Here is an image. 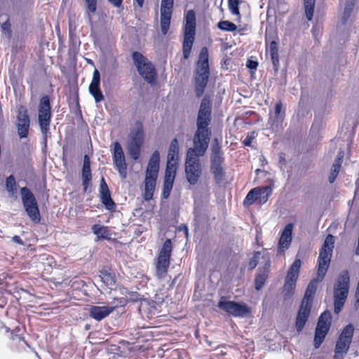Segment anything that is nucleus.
Returning a JSON list of instances; mask_svg holds the SVG:
<instances>
[{
    "label": "nucleus",
    "instance_id": "a18cd8bd",
    "mask_svg": "<svg viewBox=\"0 0 359 359\" xmlns=\"http://www.w3.org/2000/svg\"><path fill=\"white\" fill-rule=\"evenodd\" d=\"M261 257V253L259 252H257L254 254L253 257L251 259V260L249 262V266L251 269H253L256 267L257 265L259 260Z\"/></svg>",
    "mask_w": 359,
    "mask_h": 359
},
{
    "label": "nucleus",
    "instance_id": "39448f33",
    "mask_svg": "<svg viewBox=\"0 0 359 359\" xmlns=\"http://www.w3.org/2000/svg\"><path fill=\"white\" fill-rule=\"evenodd\" d=\"M184 37L183 42V56L188 59L194 41L196 32V15L193 10H189L185 17Z\"/></svg>",
    "mask_w": 359,
    "mask_h": 359
},
{
    "label": "nucleus",
    "instance_id": "f257e3e1",
    "mask_svg": "<svg viewBox=\"0 0 359 359\" xmlns=\"http://www.w3.org/2000/svg\"><path fill=\"white\" fill-rule=\"evenodd\" d=\"M334 244V236L328 235L320 251L317 278L312 280L308 285L302 301L303 303L312 305L313 298L317 290V284L323 280L329 267Z\"/></svg>",
    "mask_w": 359,
    "mask_h": 359
},
{
    "label": "nucleus",
    "instance_id": "052dcab7",
    "mask_svg": "<svg viewBox=\"0 0 359 359\" xmlns=\"http://www.w3.org/2000/svg\"><path fill=\"white\" fill-rule=\"evenodd\" d=\"M18 338L19 339V340H22L25 344H27L26 341H25L24 339L22 338L21 337H18Z\"/></svg>",
    "mask_w": 359,
    "mask_h": 359
},
{
    "label": "nucleus",
    "instance_id": "4d7b16f0",
    "mask_svg": "<svg viewBox=\"0 0 359 359\" xmlns=\"http://www.w3.org/2000/svg\"><path fill=\"white\" fill-rule=\"evenodd\" d=\"M173 183L164 181L163 188L165 189H172Z\"/></svg>",
    "mask_w": 359,
    "mask_h": 359
},
{
    "label": "nucleus",
    "instance_id": "603ef678",
    "mask_svg": "<svg viewBox=\"0 0 359 359\" xmlns=\"http://www.w3.org/2000/svg\"><path fill=\"white\" fill-rule=\"evenodd\" d=\"M12 241L15 243H18L19 245H24V243L22 241V240L20 238V236H15L12 238Z\"/></svg>",
    "mask_w": 359,
    "mask_h": 359
},
{
    "label": "nucleus",
    "instance_id": "f704fd0d",
    "mask_svg": "<svg viewBox=\"0 0 359 359\" xmlns=\"http://www.w3.org/2000/svg\"><path fill=\"white\" fill-rule=\"evenodd\" d=\"M100 278L103 283H104L106 286L109 287V288L112 289V287L115 285V278L111 273H109L105 271H100Z\"/></svg>",
    "mask_w": 359,
    "mask_h": 359
},
{
    "label": "nucleus",
    "instance_id": "c9c22d12",
    "mask_svg": "<svg viewBox=\"0 0 359 359\" xmlns=\"http://www.w3.org/2000/svg\"><path fill=\"white\" fill-rule=\"evenodd\" d=\"M142 144L135 143L133 142H128V149L130 153V156L134 159L137 160L138 159L140 154V149H141Z\"/></svg>",
    "mask_w": 359,
    "mask_h": 359
},
{
    "label": "nucleus",
    "instance_id": "bb28decb",
    "mask_svg": "<svg viewBox=\"0 0 359 359\" xmlns=\"http://www.w3.org/2000/svg\"><path fill=\"white\" fill-rule=\"evenodd\" d=\"M224 160L210 161V170L217 184L224 180V170L222 166Z\"/></svg>",
    "mask_w": 359,
    "mask_h": 359
},
{
    "label": "nucleus",
    "instance_id": "680f3d73",
    "mask_svg": "<svg viewBox=\"0 0 359 359\" xmlns=\"http://www.w3.org/2000/svg\"><path fill=\"white\" fill-rule=\"evenodd\" d=\"M185 233H186V235L187 236L188 235V229H187V228L185 229Z\"/></svg>",
    "mask_w": 359,
    "mask_h": 359
},
{
    "label": "nucleus",
    "instance_id": "9d476101",
    "mask_svg": "<svg viewBox=\"0 0 359 359\" xmlns=\"http://www.w3.org/2000/svg\"><path fill=\"white\" fill-rule=\"evenodd\" d=\"M193 151L187 152L185 161V175L189 184H196L201 175V165L199 156L192 155Z\"/></svg>",
    "mask_w": 359,
    "mask_h": 359
},
{
    "label": "nucleus",
    "instance_id": "cd10ccee",
    "mask_svg": "<svg viewBox=\"0 0 359 359\" xmlns=\"http://www.w3.org/2000/svg\"><path fill=\"white\" fill-rule=\"evenodd\" d=\"M144 140V133L142 126L137 124L135 129H134L130 134V142L142 144Z\"/></svg>",
    "mask_w": 359,
    "mask_h": 359
},
{
    "label": "nucleus",
    "instance_id": "f8f14e48",
    "mask_svg": "<svg viewBox=\"0 0 359 359\" xmlns=\"http://www.w3.org/2000/svg\"><path fill=\"white\" fill-rule=\"evenodd\" d=\"M211 132L210 130H196L194 135V148H189L187 152L193 151L192 155L202 156L209 145Z\"/></svg>",
    "mask_w": 359,
    "mask_h": 359
},
{
    "label": "nucleus",
    "instance_id": "e433bc0d",
    "mask_svg": "<svg viewBox=\"0 0 359 359\" xmlns=\"http://www.w3.org/2000/svg\"><path fill=\"white\" fill-rule=\"evenodd\" d=\"M355 0H346L344 11V15L342 17L343 24H345L347 22L348 19L350 18L355 6Z\"/></svg>",
    "mask_w": 359,
    "mask_h": 359
},
{
    "label": "nucleus",
    "instance_id": "2eb2a0df",
    "mask_svg": "<svg viewBox=\"0 0 359 359\" xmlns=\"http://www.w3.org/2000/svg\"><path fill=\"white\" fill-rule=\"evenodd\" d=\"M211 121V102L208 97L203 98L197 118V130H210L208 126Z\"/></svg>",
    "mask_w": 359,
    "mask_h": 359
},
{
    "label": "nucleus",
    "instance_id": "de8ad7c7",
    "mask_svg": "<svg viewBox=\"0 0 359 359\" xmlns=\"http://www.w3.org/2000/svg\"><path fill=\"white\" fill-rule=\"evenodd\" d=\"M100 76L97 69L93 72V79L90 83L100 84Z\"/></svg>",
    "mask_w": 359,
    "mask_h": 359
},
{
    "label": "nucleus",
    "instance_id": "b1692460",
    "mask_svg": "<svg viewBox=\"0 0 359 359\" xmlns=\"http://www.w3.org/2000/svg\"><path fill=\"white\" fill-rule=\"evenodd\" d=\"M262 259L264 260V267L262 270L259 271L255 280V289L257 290L262 289L266 282L269 271L270 261L268 256H262Z\"/></svg>",
    "mask_w": 359,
    "mask_h": 359
},
{
    "label": "nucleus",
    "instance_id": "864d4df0",
    "mask_svg": "<svg viewBox=\"0 0 359 359\" xmlns=\"http://www.w3.org/2000/svg\"><path fill=\"white\" fill-rule=\"evenodd\" d=\"M171 190V189L163 188L162 195L164 198H168L169 197Z\"/></svg>",
    "mask_w": 359,
    "mask_h": 359
},
{
    "label": "nucleus",
    "instance_id": "3c124183",
    "mask_svg": "<svg viewBox=\"0 0 359 359\" xmlns=\"http://www.w3.org/2000/svg\"><path fill=\"white\" fill-rule=\"evenodd\" d=\"M282 109H283V106H282V104L281 102H278L276 104V107H275V111H274V114L273 115H284L283 113H282Z\"/></svg>",
    "mask_w": 359,
    "mask_h": 359
},
{
    "label": "nucleus",
    "instance_id": "aec40b11",
    "mask_svg": "<svg viewBox=\"0 0 359 359\" xmlns=\"http://www.w3.org/2000/svg\"><path fill=\"white\" fill-rule=\"evenodd\" d=\"M100 201L108 210L112 211L116 208V204L111 197L110 191L104 177H102L99 188Z\"/></svg>",
    "mask_w": 359,
    "mask_h": 359
},
{
    "label": "nucleus",
    "instance_id": "79ce46f5",
    "mask_svg": "<svg viewBox=\"0 0 359 359\" xmlns=\"http://www.w3.org/2000/svg\"><path fill=\"white\" fill-rule=\"evenodd\" d=\"M92 230L93 232L99 238H106L108 232L107 227L99 224H94L92 226Z\"/></svg>",
    "mask_w": 359,
    "mask_h": 359
},
{
    "label": "nucleus",
    "instance_id": "9b49d317",
    "mask_svg": "<svg viewBox=\"0 0 359 359\" xmlns=\"http://www.w3.org/2000/svg\"><path fill=\"white\" fill-rule=\"evenodd\" d=\"M354 333V327L352 324L347 325L341 331L335 346V355L337 358L343 356L348 352L350 344L352 341Z\"/></svg>",
    "mask_w": 359,
    "mask_h": 359
},
{
    "label": "nucleus",
    "instance_id": "5fc2aeb1",
    "mask_svg": "<svg viewBox=\"0 0 359 359\" xmlns=\"http://www.w3.org/2000/svg\"><path fill=\"white\" fill-rule=\"evenodd\" d=\"M111 4H112L116 7H120L122 4L123 0H108Z\"/></svg>",
    "mask_w": 359,
    "mask_h": 359
},
{
    "label": "nucleus",
    "instance_id": "412c9836",
    "mask_svg": "<svg viewBox=\"0 0 359 359\" xmlns=\"http://www.w3.org/2000/svg\"><path fill=\"white\" fill-rule=\"evenodd\" d=\"M311 304H304L302 302L296 319V328L298 332L302 331L304 327L311 312Z\"/></svg>",
    "mask_w": 359,
    "mask_h": 359
},
{
    "label": "nucleus",
    "instance_id": "72a5a7b5",
    "mask_svg": "<svg viewBox=\"0 0 359 359\" xmlns=\"http://www.w3.org/2000/svg\"><path fill=\"white\" fill-rule=\"evenodd\" d=\"M316 0H304V8L306 18L311 20L313 16Z\"/></svg>",
    "mask_w": 359,
    "mask_h": 359
},
{
    "label": "nucleus",
    "instance_id": "4468645a",
    "mask_svg": "<svg viewBox=\"0 0 359 359\" xmlns=\"http://www.w3.org/2000/svg\"><path fill=\"white\" fill-rule=\"evenodd\" d=\"M331 324V313L324 311L320 316L318 325L316 329L314 346L318 348L323 341Z\"/></svg>",
    "mask_w": 359,
    "mask_h": 359
},
{
    "label": "nucleus",
    "instance_id": "6ab92c4d",
    "mask_svg": "<svg viewBox=\"0 0 359 359\" xmlns=\"http://www.w3.org/2000/svg\"><path fill=\"white\" fill-rule=\"evenodd\" d=\"M30 119L27 110L23 106H20L18 114V133L20 138L26 137L28 135Z\"/></svg>",
    "mask_w": 359,
    "mask_h": 359
},
{
    "label": "nucleus",
    "instance_id": "a19ab883",
    "mask_svg": "<svg viewBox=\"0 0 359 359\" xmlns=\"http://www.w3.org/2000/svg\"><path fill=\"white\" fill-rule=\"evenodd\" d=\"M241 0H228L229 9L233 15L240 17L239 4Z\"/></svg>",
    "mask_w": 359,
    "mask_h": 359
},
{
    "label": "nucleus",
    "instance_id": "37998d69",
    "mask_svg": "<svg viewBox=\"0 0 359 359\" xmlns=\"http://www.w3.org/2000/svg\"><path fill=\"white\" fill-rule=\"evenodd\" d=\"M85 2L87 6L88 15L90 20V14H94L97 10V0H85Z\"/></svg>",
    "mask_w": 359,
    "mask_h": 359
},
{
    "label": "nucleus",
    "instance_id": "6e6552de",
    "mask_svg": "<svg viewBox=\"0 0 359 359\" xmlns=\"http://www.w3.org/2000/svg\"><path fill=\"white\" fill-rule=\"evenodd\" d=\"M133 60L139 74L149 83L155 81L156 71L154 65L139 52L133 53Z\"/></svg>",
    "mask_w": 359,
    "mask_h": 359
},
{
    "label": "nucleus",
    "instance_id": "0eeeda50",
    "mask_svg": "<svg viewBox=\"0 0 359 359\" xmlns=\"http://www.w3.org/2000/svg\"><path fill=\"white\" fill-rule=\"evenodd\" d=\"M20 194L23 207L27 215L33 222L39 223L41 215L35 196L27 187H22Z\"/></svg>",
    "mask_w": 359,
    "mask_h": 359
},
{
    "label": "nucleus",
    "instance_id": "8fccbe9b",
    "mask_svg": "<svg viewBox=\"0 0 359 359\" xmlns=\"http://www.w3.org/2000/svg\"><path fill=\"white\" fill-rule=\"evenodd\" d=\"M248 68L255 70L258 66V63L256 61L248 60L246 64Z\"/></svg>",
    "mask_w": 359,
    "mask_h": 359
},
{
    "label": "nucleus",
    "instance_id": "1a4fd4ad",
    "mask_svg": "<svg viewBox=\"0 0 359 359\" xmlns=\"http://www.w3.org/2000/svg\"><path fill=\"white\" fill-rule=\"evenodd\" d=\"M171 252L172 243L170 239H167L160 250L156 264V274L160 279L165 278L167 274L170 266Z\"/></svg>",
    "mask_w": 359,
    "mask_h": 359
},
{
    "label": "nucleus",
    "instance_id": "6e6d98bb",
    "mask_svg": "<svg viewBox=\"0 0 359 359\" xmlns=\"http://www.w3.org/2000/svg\"><path fill=\"white\" fill-rule=\"evenodd\" d=\"M252 140V136L248 135L243 141V144L245 146H250Z\"/></svg>",
    "mask_w": 359,
    "mask_h": 359
},
{
    "label": "nucleus",
    "instance_id": "f03ea898",
    "mask_svg": "<svg viewBox=\"0 0 359 359\" xmlns=\"http://www.w3.org/2000/svg\"><path fill=\"white\" fill-rule=\"evenodd\" d=\"M209 76L208 50L206 47H203L200 51L194 72V90L196 97H200L203 94Z\"/></svg>",
    "mask_w": 359,
    "mask_h": 359
},
{
    "label": "nucleus",
    "instance_id": "2f4dec72",
    "mask_svg": "<svg viewBox=\"0 0 359 359\" xmlns=\"http://www.w3.org/2000/svg\"><path fill=\"white\" fill-rule=\"evenodd\" d=\"M284 115H271L269 123L273 130H278L282 127Z\"/></svg>",
    "mask_w": 359,
    "mask_h": 359
},
{
    "label": "nucleus",
    "instance_id": "f3484780",
    "mask_svg": "<svg viewBox=\"0 0 359 359\" xmlns=\"http://www.w3.org/2000/svg\"><path fill=\"white\" fill-rule=\"evenodd\" d=\"M270 194L271 189L268 187L254 188L247 194L243 204L244 205H250L257 201L260 204H264L268 201Z\"/></svg>",
    "mask_w": 359,
    "mask_h": 359
},
{
    "label": "nucleus",
    "instance_id": "09e8293b",
    "mask_svg": "<svg viewBox=\"0 0 359 359\" xmlns=\"http://www.w3.org/2000/svg\"><path fill=\"white\" fill-rule=\"evenodd\" d=\"M343 157H344V152L343 151L339 152V154L337 155V158L335 160V161L332 165H337L338 168H341Z\"/></svg>",
    "mask_w": 359,
    "mask_h": 359
},
{
    "label": "nucleus",
    "instance_id": "dca6fc26",
    "mask_svg": "<svg viewBox=\"0 0 359 359\" xmlns=\"http://www.w3.org/2000/svg\"><path fill=\"white\" fill-rule=\"evenodd\" d=\"M219 308L234 317L243 318L248 316L250 309L245 304L238 303L233 301L222 299L218 304Z\"/></svg>",
    "mask_w": 359,
    "mask_h": 359
},
{
    "label": "nucleus",
    "instance_id": "c03bdc74",
    "mask_svg": "<svg viewBox=\"0 0 359 359\" xmlns=\"http://www.w3.org/2000/svg\"><path fill=\"white\" fill-rule=\"evenodd\" d=\"M6 189L10 193H14L16 190V182L15 179L13 175H10L7 177L6 181Z\"/></svg>",
    "mask_w": 359,
    "mask_h": 359
},
{
    "label": "nucleus",
    "instance_id": "ddd939ff",
    "mask_svg": "<svg viewBox=\"0 0 359 359\" xmlns=\"http://www.w3.org/2000/svg\"><path fill=\"white\" fill-rule=\"evenodd\" d=\"M301 260L296 259L290 267L285 280L283 287L284 297L285 299L290 298L294 293L296 287V283L299 277L301 268Z\"/></svg>",
    "mask_w": 359,
    "mask_h": 359
},
{
    "label": "nucleus",
    "instance_id": "4be33fe9",
    "mask_svg": "<svg viewBox=\"0 0 359 359\" xmlns=\"http://www.w3.org/2000/svg\"><path fill=\"white\" fill-rule=\"evenodd\" d=\"M114 309L115 306H93L89 309V314L93 319L100 321L112 313Z\"/></svg>",
    "mask_w": 359,
    "mask_h": 359
},
{
    "label": "nucleus",
    "instance_id": "5701e85b",
    "mask_svg": "<svg viewBox=\"0 0 359 359\" xmlns=\"http://www.w3.org/2000/svg\"><path fill=\"white\" fill-rule=\"evenodd\" d=\"M292 229V224H288L284 228L278 243V252H283L290 245Z\"/></svg>",
    "mask_w": 359,
    "mask_h": 359
},
{
    "label": "nucleus",
    "instance_id": "4c0bfd02",
    "mask_svg": "<svg viewBox=\"0 0 359 359\" xmlns=\"http://www.w3.org/2000/svg\"><path fill=\"white\" fill-rule=\"evenodd\" d=\"M177 166L166 165L164 181L174 183L176 176Z\"/></svg>",
    "mask_w": 359,
    "mask_h": 359
},
{
    "label": "nucleus",
    "instance_id": "20e7f679",
    "mask_svg": "<svg viewBox=\"0 0 359 359\" xmlns=\"http://www.w3.org/2000/svg\"><path fill=\"white\" fill-rule=\"evenodd\" d=\"M349 288V274L348 271H342L334 287V313H339L342 309L348 296Z\"/></svg>",
    "mask_w": 359,
    "mask_h": 359
},
{
    "label": "nucleus",
    "instance_id": "7ed1b4c3",
    "mask_svg": "<svg viewBox=\"0 0 359 359\" xmlns=\"http://www.w3.org/2000/svg\"><path fill=\"white\" fill-rule=\"evenodd\" d=\"M159 152L155 151L149 159L146 170L144 192L143 194L145 201H149L153 197L159 171Z\"/></svg>",
    "mask_w": 359,
    "mask_h": 359
},
{
    "label": "nucleus",
    "instance_id": "49530a36",
    "mask_svg": "<svg viewBox=\"0 0 359 359\" xmlns=\"http://www.w3.org/2000/svg\"><path fill=\"white\" fill-rule=\"evenodd\" d=\"M340 170V168H338L337 165H332L331 169L330 175L329 177V182L330 183H333L335 179L337 177V175Z\"/></svg>",
    "mask_w": 359,
    "mask_h": 359
},
{
    "label": "nucleus",
    "instance_id": "c85d7f7f",
    "mask_svg": "<svg viewBox=\"0 0 359 359\" xmlns=\"http://www.w3.org/2000/svg\"><path fill=\"white\" fill-rule=\"evenodd\" d=\"M222 156L223 153L221 150L219 142L217 138H215L211 147L210 161L224 160Z\"/></svg>",
    "mask_w": 359,
    "mask_h": 359
},
{
    "label": "nucleus",
    "instance_id": "ea45409f",
    "mask_svg": "<svg viewBox=\"0 0 359 359\" xmlns=\"http://www.w3.org/2000/svg\"><path fill=\"white\" fill-rule=\"evenodd\" d=\"M174 0H161V13L172 14Z\"/></svg>",
    "mask_w": 359,
    "mask_h": 359
},
{
    "label": "nucleus",
    "instance_id": "393cba45",
    "mask_svg": "<svg viewBox=\"0 0 359 359\" xmlns=\"http://www.w3.org/2000/svg\"><path fill=\"white\" fill-rule=\"evenodd\" d=\"M179 155L178 140L175 138L172 140L168 154L167 165H174L177 167Z\"/></svg>",
    "mask_w": 359,
    "mask_h": 359
},
{
    "label": "nucleus",
    "instance_id": "7c9ffc66",
    "mask_svg": "<svg viewBox=\"0 0 359 359\" xmlns=\"http://www.w3.org/2000/svg\"><path fill=\"white\" fill-rule=\"evenodd\" d=\"M269 54L274 67H277L278 65V43L273 41L269 46Z\"/></svg>",
    "mask_w": 359,
    "mask_h": 359
},
{
    "label": "nucleus",
    "instance_id": "bf43d9fd",
    "mask_svg": "<svg viewBox=\"0 0 359 359\" xmlns=\"http://www.w3.org/2000/svg\"><path fill=\"white\" fill-rule=\"evenodd\" d=\"M3 29H6L7 27H8V24L7 23H4L2 26Z\"/></svg>",
    "mask_w": 359,
    "mask_h": 359
},
{
    "label": "nucleus",
    "instance_id": "13d9d810",
    "mask_svg": "<svg viewBox=\"0 0 359 359\" xmlns=\"http://www.w3.org/2000/svg\"><path fill=\"white\" fill-rule=\"evenodd\" d=\"M140 8H142L144 4V0H135Z\"/></svg>",
    "mask_w": 359,
    "mask_h": 359
},
{
    "label": "nucleus",
    "instance_id": "c756f323",
    "mask_svg": "<svg viewBox=\"0 0 359 359\" xmlns=\"http://www.w3.org/2000/svg\"><path fill=\"white\" fill-rule=\"evenodd\" d=\"M172 14L161 13V29L163 34L165 35L170 28Z\"/></svg>",
    "mask_w": 359,
    "mask_h": 359
},
{
    "label": "nucleus",
    "instance_id": "423d86ee",
    "mask_svg": "<svg viewBox=\"0 0 359 359\" xmlns=\"http://www.w3.org/2000/svg\"><path fill=\"white\" fill-rule=\"evenodd\" d=\"M50 119L51 111L50 100L48 96H43L40 100L39 107V123L45 142H46L47 138L50 136Z\"/></svg>",
    "mask_w": 359,
    "mask_h": 359
},
{
    "label": "nucleus",
    "instance_id": "58836bf2",
    "mask_svg": "<svg viewBox=\"0 0 359 359\" xmlns=\"http://www.w3.org/2000/svg\"><path fill=\"white\" fill-rule=\"evenodd\" d=\"M217 27L221 30L229 32H233L237 29V26L234 23L227 20L220 21Z\"/></svg>",
    "mask_w": 359,
    "mask_h": 359
},
{
    "label": "nucleus",
    "instance_id": "473e14b6",
    "mask_svg": "<svg viewBox=\"0 0 359 359\" xmlns=\"http://www.w3.org/2000/svg\"><path fill=\"white\" fill-rule=\"evenodd\" d=\"M99 85L90 83L89 86L90 93L94 97L96 102H100L104 100V95L99 88Z\"/></svg>",
    "mask_w": 359,
    "mask_h": 359
},
{
    "label": "nucleus",
    "instance_id": "a211bd4d",
    "mask_svg": "<svg viewBox=\"0 0 359 359\" xmlns=\"http://www.w3.org/2000/svg\"><path fill=\"white\" fill-rule=\"evenodd\" d=\"M113 160L121 177L125 179L127 176V166L123 149L118 142L114 143Z\"/></svg>",
    "mask_w": 359,
    "mask_h": 359
},
{
    "label": "nucleus",
    "instance_id": "a878e982",
    "mask_svg": "<svg viewBox=\"0 0 359 359\" xmlns=\"http://www.w3.org/2000/svg\"><path fill=\"white\" fill-rule=\"evenodd\" d=\"M92 178L90 159L87 155L83 158V165L82 168V181L84 190L86 191L90 185Z\"/></svg>",
    "mask_w": 359,
    "mask_h": 359
}]
</instances>
